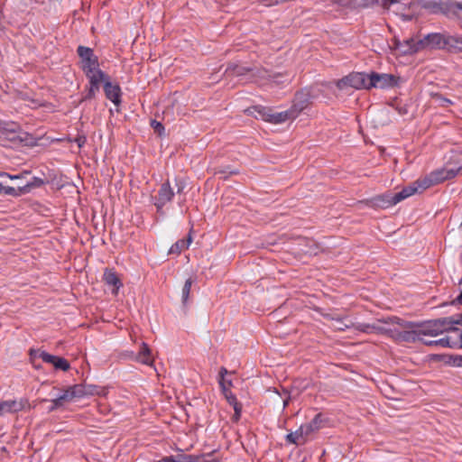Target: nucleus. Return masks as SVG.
I'll use <instances>...</instances> for the list:
<instances>
[{
  "label": "nucleus",
  "instance_id": "nucleus-1",
  "mask_svg": "<svg viewBox=\"0 0 462 462\" xmlns=\"http://www.w3.org/2000/svg\"><path fill=\"white\" fill-rule=\"evenodd\" d=\"M420 9L452 18L457 15L458 11H462V2H410L408 11L400 13V16L403 21H411L419 14Z\"/></svg>",
  "mask_w": 462,
  "mask_h": 462
},
{
  "label": "nucleus",
  "instance_id": "nucleus-2",
  "mask_svg": "<svg viewBox=\"0 0 462 462\" xmlns=\"http://www.w3.org/2000/svg\"><path fill=\"white\" fill-rule=\"evenodd\" d=\"M401 325L404 328H419L420 336L437 337L450 331L447 317L422 322L403 321Z\"/></svg>",
  "mask_w": 462,
  "mask_h": 462
},
{
  "label": "nucleus",
  "instance_id": "nucleus-3",
  "mask_svg": "<svg viewBox=\"0 0 462 462\" xmlns=\"http://www.w3.org/2000/svg\"><path fill=\"white\" fill-rule=\"evenodd\" d=\"M250 115H254L255 117L260 116L263 120L272 124H281L287 120L295 119V114H292L291 109L273 113L272 109L263 106H254L245 110Z\"/></svg>",
  "mask_w": 462,
  "mask_h": 462
},
{
  "label": "nucleus",
  "instance_id": "nucleus-4",
  "mask_svg": "<svg viewBox=\"0 0 462 462\" xmlns=\"http://www.w3.org/2000/svg\"><path fill=\"white\" fill-rule=\"evenodd\" d=\"M449 33L431 32L425 35L422 39L418 40L415 51L424 49L445 50L449 49Z\"/></svg>",
  "mask_w": 462,
  "mask_h": 462
},
{
  "label": "nucleus",
  "instance_id": "nucleus-5",
  "mask_svg": "<svg viewBox=\"0 0 462 462\" xmlns=\"http://www.w3.org/2000/svg\"><path fill=\"white\" fill-rule=\"evenodd\" d=\"M225 75L226 78L248 76L246 82H254L257 78L265 79L267 71L261 68H250L238 64L230 63L227 65Z\"/></svg>",
  "mask_w": 462,
  "mask_h": 462
},
{
  "label": "nucleus",
  "instance_id": "nucleus-6",
  "mask_svg": "<svg viewBox=\"0 0 462 462\" xmlns=\"http://www.w3.org/2000/svg\"><path fill=\"white\" fill-rule=\"evenodd\" d=\"M368 74L365 72H352L337 81V88L340 90L353 88L356 89H368Z\"/></svg>",
  "mask_w": 462,
  "mask_h": 462
},
{
  "label": "nucleus",
  "instance_id": "nucleus-7",
  "mask_svg": "<svg viewBox=\"0 0 462 462\" xmlns=\"http://www.w3.org/2000/svg\"><path fill=\"white\" fill-rule=\"evenodd\" d=\"M368 89L390 88L398 86L400 78L393 74L371 72L368 74Z\"/></svg>",
  "mask_w": 462,
  "mask_h": 462
},
{
  "label": "nucleus",
  "instance_id": "nucleus-8",
  "mask_svg": "<svg viewBox=\"0 0 462 462\" xmlns=\"http://www.w3.org/2000/svg\"><path fill=\"white\" fill-rule=\"evenodd\" d=\"M85 74L89 80V88L84 99H92L95 97L96 93L99 91L100 84L103 83L105 85V81L109 77L99 69L91 70V73L86 72Z\"/></svg>",
  "mask_w": 462,
  "mask_h": 462
},
{
  "label": "nucleus",
  "instance_id": "nucleus-9",
  "mask_svg": "<svg viewBox=\"0 0 462 462\" xmlns=\"http://www.w3.org/2000/svg\"><path fill=\"white\" fill-rule=\"evenodd\" d=\"M77 51L81 59V68L85 73H91V70L98 69L97 57L94 55L92 49L80 45Z\"/></svg>",
  "mask_w": 462,
  "mask_h": 462
},
{
  "label": "nucleus",
  "instance_id": "nucleus-10",
  "mask_svg": "<svg viewBox=\"0 0 462 462\" xmlns=\"http://www.w3.org/2000/svg\"><path fill=\"white\" fill-rule=\"evenodd\" d=\"M173 197L174 191L171 187L170 182L166 181L162 184L161 188L159 189L158 195L152 197V199L153 205L157 208V211L160 212L168 202L171 201Z\"/></svg>",
  "mask_w": 462,
  "mask_h": 462
},
{
  "label": "nucleus",
  "instance_id": "nucleus-11",
  "mask_svg": "<svg viewBox=\"0 0 462 462\" xmlns=\"http://www.w3.org/2000/svg\"><path fill=\"white\" fill-rule=\"evenodd\" d=\"M389 323H391L389 319H378L375 323H373V324L357 323L356 330H358L360 332L366 333V334L374 333V334L388 336L390 328L384 327L382 324H389Z\"/></svg>",
  "mask_w": 462,
  "mask_h": 462
},
{
  "label": "nucleus",
  "instance_id": "nucleus-12",
  "mask_svg": "<svg viewBox=\"0 0 462 462\" xmlns=\"http://www.w3.org/2000/svg\"><path fill=\"white\" fill-rule=\"evenodd\" d=\"M311 94L309 90H301L296 93L293 104L291 106L292 114L297 117L301 111L309 106L310 104Z\"/></svg>",
  "mask_w": 462,
  "mask_h": 462
},
{
  "label": "nucleus",
  "instance_id": "nucleus-13",
  "mask_svg": "<svg viewBox=\"0 0 462 462\" xmlns=\"http://www.w3.org/2000/svg\"><path fill=\"white\" fill-rule=\"evenodd\" d=\"M392 324H398L403 330L399 343H415L422 339L419 328H404L401 324L404 321L397 317L389 318Z\"/></svg>",
  "mask_w": 462,
  "mask_h": 462
},
{
  "label": "nucleus",
  "instance_id": "nucleus-14",
  "mask_svg": "<svg viewBox=\"0 0 462 462\" xmlns=\"http://www.w3.org/2000/svg\"><path fill=\"white\" fill-rule=\"evenodd\" d=\"M398 202L395 201L394 194L392 192H386L378 196H375L369 200H367L366 204L372 208H387L393 205H396Z\"/></svg>",
  "mask_w": 462,
  "mask_h": 462
},
{
  "label": "nucleus",
  "instance_id": "nucleus-15",
  "mask_svg": "<svg viewBox=\"0 0 462 462\" xmlns=\"http://www.w3.org/2000/svg\"><path fill=\"white\" fill-rule=\"evenodd\" d=\"M39 356L45 363L51 364L55 369L68 371L70 368L69 361L63 357L51 355L45 351H42Z\"/></svg>",
  "mask_w": 462,
  "mask_h": 462
},
{
  "label": "nucleus",
  "instance_id": "nucleus-16",
  "mask_svg": "<svg viewBox=\"0 0 462 462\" xmlns=\"http://www.w3.org/2000/svg\"><path fill=\"white\" fill-rule=\"evenodd\" d=\"M426 189H422V180H417L416 181L412 182L411 185L403 188L401 191L394 193L395 201L398 203L410 196L417 193V192H422Z\"/></svg>",
  "mask_w": 462,
  "mask_h": 462
},
{
  "label": "nucleus",
  "instance_id": "nucleus-17",
  "mask_svg": "<svg viewBox=\"0 0 462 462\" xmlns=\"http://www.w3.org/2000/svg\"><path fill=\"white\" fill-rule=\"evenodd\" d=\"M105 95L107 99L113 102L116 106L121 104V88L118 84H113L110 79L105 81L104 85Z\"/></svg>",
  "mask_w": 462,
  "mask_h": 462
},
{
  "label": "nucleus",
  "instance_id": "nucleus-18",
  "mask_svg": "<svg viewBox=\"0 0 462 462\" xmlns=\"http://www.w3.org/2000/svg\"><path fill=\"white\" fill-rule=\"evenodd\" d=\"M422 180V189H428L431 186L443 182L447 180L446 178V169H439L430 172L428 176L424 177Z\"/></svg>",
  "mask_w": 462,
  "mask_h": 462
},
{
  "label": "nucleus",
  "instance_id": "nucleus-19",
  "mask_svg": "<svg viewBox=\"0 0 462 462\" xmlns=\"http://www.w3.org/2000/svg\"><path fill=\"white\" fill-rule=\"evenodd\" d=\"M327 420L321 413H318L309 423L301 425L305 435L309 436L325 426Z\"/></svg>",
  "mask_w": 462,
  "mask_h": 462
},
{
  "label": "nucleus",
  "instance_id": "nucleus-20",
  "mask_svg": "<svg viewBox=\"0 0 462 462\" xmlns=\"http://www.w3.org/2000/svg\"><path fill=\"white\" fill-rule=\"evenodd\" d=\"M60 399L64 402H70L74 399L82 398L80 384H74L63 390L62 394L59 395Z\"/></svg>",
  "mask_w": 462,
  "mask_h": 462
},
{
  "label": "nucleus",
  "instance_id": "nucleus-21",
  "mask_svg": "<svg viewBox=\"0 0 462 462\" xmlns=\"http://www.w3.org/2000/svg\"><path fill=\"white\" fill-rule=\"evenodd\" d=\"M106 284L113 286V293L116 294L119 288L123 285L117 274L110 269H106L103 277Z\"/></svg>",
  "mask_w": 462,
  "mask_h": 462
},
{
  "label": "nucleus",
  "instance_id": "nucleus-22",
  "mask_svg": "<svg viewBox=\"0 0 462 462\" xmlns=\"http://www.w3.org/2000/svg\"><path fill=\"white\" fill-rule=\"evenodd\" d=\"M420 342L428 346H441L449 348H456L457 346V341H452L448 337H442L437 340H426L422 338L420 339Z\"/></svg>",
  "mask_w": 462,
  "mask_h": 462
},
{
  "label": "nucleus",
  "instance_id": "nucleus-23",
  "mask_svg": "<svg viewBox=\"0 0 462 462\" xmlns=\"http://www.w3.org/2000/svg\"><path fill=\"white\" fill-rule=\"evenodd\" d=\"M307 435H305L302 427L300 426L296 431L290 432L286 435L287 442L297 446L304 445L307 442Z\"/></svg>",
  "mask_w": 462,
  "mask_h": 462
},
{
  "label": "nucleus",
  "instance_id": "nucleus-24",
  "mask_svg": "<svg viewBox=\"0 0 462 462\" xmlns=\"http://www.w3.org/2000/svg\"><path fill=\"white\" fill-rule=\"evenodd\" d=\"M23 408V403L14 400L0 402V416L6 412H17Z\"/></svg>",
  "mask_w": 462,
  "mask_h": 462
},
{
  "label": "nucleus",
  "instance_id": "nucleus-25",
  "mask_svg": "<svg viewBox=\"0 0 462 462\" xmlns=\"http://www.w3.org/2000/svg\"><path fill=\"white\" fill-rule=\"evenodd\" d=\"M136 361L147 365H152L153 363V359L151 355V349L149 346L144 342L142 343L141 348L136 356Z\"/></svg>",
  "mask_w": 462,
  "mask_h": 462
},
{
  "label": "nucleus",
  "instance_id": "nucleus-26",
  "mask_svg": "<svg viewBox=\"0 0 462 462\" xmlns=\"http://www.w3.org/2000/svg\"><path fill=\"white\" fill-rule=\"evenodd\" d=\"M47 182L48 180L40 177H32L30 181H27L25 184L21 186V190L26 194L31 192L33 189L43 186Z\"/></svg>",
  "mask_w": 462,
  "mask_h": 462
},
{
  "label": "nucleus",
  "instance_id": "nucleus-27",
  "mask_svg": "<svg viewBox=\"0 0 462 462\" xmlns=\"http://www.w3.org/2000/svg\"><path fill=\"white\" fill-rule=\"evenodd\" d=\"M226 400L234 408V420H238L242 412V404L237 401L236 395L233 393H226Z\"/></svg>",
  "mask_w": 462,
  "mask_h": 462
},
{
  "label": "nucleus",
  "instance_id": "nucleus-28",
  "mask_svg": "<svg viewBox=\"0 0 462 462\" xmlns=\"http://www.w3.org/2000/svg\"><path fill=\"white\" fill-rule=\"evenodd\" d=\"M449 52H462V34L449 35Z\"/></svg>",
  "mask_w": 462,
  "mask_h": 462
},
{
  "label": "nucleus",
  "instance_id": "nucleus-29",
  "mask_svg": "<svg viewBox=\"0 0 462 462\" xmlns=\"http://www.w3.org/2000/svg\"><path fill=\"white\" fill-rule=\"evenodd\" d=\"M190 243H191V236L189 235V236L186 240L180 239V240H178L175 244H173L169 250V254H180L184 249L189 247Z\"/></svg>",
  "mask_w": 462,
  "mask_h": 462
},
{
  "label": "nucleus",
  "instance_id": "nucleus-30",
  "mask_svg": "<svg viewBox=\"0 0 462 462\" xmlns=\"http://www.w3.org/2000/svg\"><path fill=\"white\" fill-rule=\"evenodd\" d=\"M335 320L334 328L335 329L344 331L346 328H355L356 330L357 323H354L352 320L347 318L345 319H333Z\"/></svg>",
  "mask_w": 462,
  "mask_h": 462
},
{
  "label": "nucleus",
  "instance_id": "nucleus-31",
  "mask_svg": "<svg viewBox=\"0 0 462 462\" xmlns=\"http://www.w3.org/2000/svg\"><path fill=\"white\" fill-rule=\"evenodd\" d=\"M418 41L413 38H410L405 40L402 43H399L397 48H403L402 51L403 53H416L419 51H415L417 48Z\"/></svg>",
  "mask_w": 462,
  "mask_h": 462
},
{
  "label": "nucleus",
  "instance_id": "nucleus-32",
  "mask_svg": "<svg viewBox=\"0 0 462 462\" xmlns=\"http://www.w3.org/2000/svg\"><path fill=\"white\" fill-rule=\"evenodd\" d=\"M82 397L88 395H100L102 389L93 384H80Z\"/></svg>",
  "mask_w": 462,
  "mask_h": 462
},
{
  "label": "nucleus",
  "instance_id": "nucleus-33",
  "mask_svg": "<svg viewBox=\"0 0 462 462\" xmlns=\"http://www.w3.org/2000/svg\"><path fill=\"white\" fill-rule=\"evenodd\" d=\"M193 282H194V280L192 278H189L185 281V283H184V285L182 287V291H181V301L183 304H186L189 300L190 289H191Z\"/></svg>",
  "mask_w": 462,
  "mask_h": 462
},
{
  "label": "nucleus",
  "instance_id": "nucleus-34",
  "mask_svg": "<svg viewBox=\"0 0 462 462\" xmlns=\"http://www.w3.org/2000/svg\"><path fill=\"white\" fill-rule=\"evenodd\" d=\"M238 170L231 169L229 166L221 168L215 171V175H219V178L227 180L230 175L238 174Z\"/></svg>",
  "mask_w": 462,
  "mask_h": 462
},
{
  "label": "nucleus",
  "instance_id": "nucleus-35",
  "mask_svg": "<svg viewBox=\"0 0 462 462\" xmlns=\"http://www.w3.org/2000/svg\"><path fill=\"white\" fill-rule=\"evenodd\" d=\"M448 321V328L450 331H458V328H456V325L462 326V314H457L453 316L447 317Z\"/></svg>",
  "mask_w": 462,
  "mask_h": 462
},
{
  "label": "nucleus",
  "instance_id": "nucleus-36",
  "mask_svg": "<svg viewBox=\"0 0 462 462\" xmlns=\"http://www.w3.org/2000/svg\"><path fill=\"white\" fill-rule=\"evenodd\" d=\"M2 193H4L5 195H9V196H13V197H19L21 195L25 194L24 192H22L21 186H19L17 189H15L14 187H9V186L6 187L4 185H3Z\"/></svg>",
  "mask_w": 462,
  "mask_h": 462
},
{
  "label": "nucleus",
  "instance_id": "nucleus-37",
  "mask_svg": "<svg viewBox=\"0 0 462 462\" xmlns=\"http://www.w3.org/2000/svg\"><path fill=\"white\" fill-rule=\"evenodd\" d=\"M448 365L456 367H462V356L460 355H450L448 356Z\"/></svg>",
  "mask_w": 462,
  "mask_h": 462
},
{
  "label": "nucleus",
  "instance_id": "nucleus-38",
  "mask_svg": "<svg viewBox=\"0 0 462 462\" xmlns=\"http://www.w3.org/2000/svg\"><path fill=\"white\" fill-rule=\"evenodd\" d=\"M402 330L397 328H390L388 337L396 342H400Z\"/></svg>",
  "mask_w": 462,
  "mask_h": 462
},
{
  "label": "nucleus",
  "instance_id": "nucleus-39",
  "mask_svg": "<svg viewBox=\"0 0 462 462\" xmlns=\"http://www.w3.org/2000/svg\"><path fill=\"white\" fill-rule=\"evenodd\" d=\"M193 462H218V460L211 458V455L207 454L201 456H194Z\"/></svg>",
  "mask_w": 462,
  "mask_h": 462
},
{
  "label": "nucleus",
  "instance_id": "nucleus-40",
  "mask_svg": "<svg viewBox=\"0 0 462 462\" xmlns=\"http://www.w3.org/2000/svg\"><path fill=\"white\" fill-rule=\"evenodd\" d=\"M51 402V406L48 410L50 412L55 411L56 409L63 405V402L60 399V396L52 399Z\"/></svg>",
  "mask_w": 462,
  "mask_h": 462
},
{
  "label": "nucleus",
  "instance_id": "nucleus-41",
  "mask_svg": "<svg viewBox=\"0 0 462 462\" xmlns=\"http://www.w3.org/2000/svg\"><path fill=\"white\" fill-rule=\"evenodd\" d=\"M176 458L177 462H193L194 455L178 454Z\"/></svg>",
  "mask_w": 462,
  "mask_h": 462
},
{
  "label": "nucleus",
  "instance_id": "nucleus-42",
  "mask_svg": "<svg viewBox=\"0 0 462 462\" xmlns=\"http://www.w3.org/2000/svg\"><path fill=\"white\" fill-rule=\"evenodd\" d=\"M151 125L153 127L154 131L159 134V135L162 134V132L164 131V126L161 122L152 120L151 122Z\"/></svg>",
  "mask_w": 462,
  "mask_h": 462
},
{
  "label": "nucleus",
  "instance_id": "nucleus-43",
  "mask_svg": "<svg viewBox=\"0 0 462 462\" xmlns=\"http://www.w3.org/2000/svg\"><path fill=\"white\" fill-rule=\"evenodd\" d=\"M219 383V385H220V388H221V391L225 396V398L226 397V393H232L226 386V384L228 386H231L232 385V383L231 381H224V382H218Z\"/></svg>",
  "mask_w": 462,
  "mask_h": 462
},
{
  "label": "nucleus",
  "instance_id": "nucleus-44",
  "mask_svg": "<svg viewBox=\"0 0 462 462\" xmlns=\"http://www.w3.org/2000/svg\"><path fill=\"white\" fill-rule=\"evenodd\" d=\"M461 170V168H456V169H446V178L447 180H450V179H453L455 178L457 173L459 172V171Z\"/></svg>",
  "mask_w": 462,
  "mask_h": 462
},
{
  "label": "nucleus",
  "instance_id": "nucleus-45",
  "mask_svg": "<svg viewBox=\"0 0 462 462\" xmlns=\"http://www.w3.org/2000/svg\"><path fill=\"white\" fill-rule=\"evenodd\" d=\"M281 397L283 398V409L286 408L288 405H289V402H290V400H291V396H290V393L288 391L284 390L283 389V393L282 394H280Z\"/></svg>",
  "mask_w": 462,
  "mask_h": 462
},
{
  "label": "nucleus",
  "instance_id": "nucleus-46",
  "mask_svg": "<svg viewBox=\"0 0 462 462\" xmlns=\"http://www.w3.org/2000/svg\"><path fill=\"white\" fill-rule=\"evenodd\" d=\"M75 143H77L79 148L83 147L87 143V137L85 135H78L75 138Z\"/></svg>",
  "mask_w": 462,
  "mask_h": 462
},
{
  "label": "nucleus",
  "instance_id": "nucleus-47",
  "mask_svg": "<svg viewBox=\"0 0 462 462\" xmlns=\"http://www.w3.org/2000/svg\"><path fill=\"white\" fill-rule=\"evenodd\" d=\"M459 285H462V278L459 280V282H458ZM451 305H455V304H458V305H462V290H461V292L459 293V295L450 302Z\"/></svg>",
  "mask_w": 462,
  "mask_h": 462
},
{
  "label": "nucleus",
  "instance_id": "nucleus-48",
  "mask_svg": "<svg viewBox=\"0 0 462 462\" xmlns=\"http://www.w3.org/2000/svg\"><path fill=\"white\" fill-rule=\"evenodd\" d=\"M28 173H29L28 171H24L22 174L12 175V174H9V173L6 172V176L5 177L10 179V180H19V179H22L24 175H26Z\"/></svg>",
  "mask_w": 462,
  "mask_h": 462
},
{
  "label": "nucleus",
  "instance_id": "nucleus-49",
  "mask_svg": "<svg viewBox=\"0 0 462 462\" xmlns=\"http://www.w3.org/2000/svg\"><path fill=\"white\" fill-rule=\"evenodd\" d=\"M228 373V371L226 370V367L222 366L219 370V373H218V376H219V381L218 382H224L226 381L225 380V375Z\"/></svg>",
  "mask_w": 462,
  "mask_h": 462
},
{
  "label": "nucleus",
  "instance_id": "nucleus-50",
  "mask_svg": "<svg viewBox=\"0 0 462 462\" xmlns=\"http://www.w3.org/2000/svg\"><path fill=\"white\" fill-rule=\"evenodd\" d=\"M401 2H382V6L383 9L389 10L393 5L400 4Z\"/></svg>",
  "mask_w": 462,
  "mask_h": 462
},
{
  "label": "nucleus",
  "instance_id": "nucleus-51",
  "mask_svg": "<svg viewBox=\"0 0 462 462\" xmlns=\"http://www.w3.org/2000/svg\"><path fill=\"white\" fill-rule=\"evenodd\" d=\"M380 2H364L363 4L359 5L358 7L360 8H368L373 6L374 4H379Z\"/></svg>",
  "mask_w": 462,
  "mask_h": 462
},
{
  "label": "nucleus",
  "instance_id": "nucleus-52",
  "mask_svg": "<svg viewBox=\"0 0 462 462\" xmlns=\"http://www.w3.org/2000/svg\"><path fill=\"white\" fill-rule=\"evenodd\" d=\"M439 97L440 98V100H441V105H442L443 106H448V105H450V104L452 103V102H451L449 99H448V98L442 97H440V96H439Z\"/></svg>",
  "mask_w": 462,
  "mask_h": 462
},
{
  "label": "nucleus",
  "instance_id": "nucleus-53",
  "mask_svg": "<svg viewBox=\"0 0 462 462\" xmlns=\"http://www.w3.org/2000/svg\"><path fill=\"white\" fill-rule=\"evenodd\" d=\"M184 187H185V185H184V183H183L182 181H179V182H177V188H178V189H177V192H178V193L182 192V190H183Z\"/></svg>",
  "mask_w": 462,
  "mask_h": 462
},
{
  "label": "nucleus",
  "instance_id": "nucleus-54",
  "mask_svg": "<svg viewBox=\"0 0 462 462\" xmlns=\"http://www.w3.org/2000/svg\"><path fill=\"white\" fill-rule=\"evenodd\" d=\"M164 460H167L166 462H177L176 456H169L162 457Z\"/></svg>",
  "mask_w": 462,
  "mask_h": 462
},
{
  "label": "nucleus",
  "instance_id": "nucleus-55",
  "mask_svg": "<svg viewBox=\"0 0 462 462\" xmlns=\"http://www.w3.org/2000/svg\"><path fill=\"white\" fill-rule=\"evenodd\" d=\"M459 332V342H457V346L456 348H462V329H458Z\"/></svg>",
  "mask_w": 462,
  "mask_h": 462
},
{
  "label": "nucleus",
  "instance_id": "nucleus-56",
  "mask_svg": "<svg viewBox=\"0 0 462 462\" xmlns=\"http://www.w3.org/2000/svg\"><path fill=\"white\" fill-rule=\"evenodd\" d=\"M5 130L4 126V123L0 120V133L4 132Z\"/></svg>",
  "mask_w": 462,
  "mask_h": 462
},
{
  "label": "nucleus",
  "instance_id": "nucleus-57",
  "mask_svg": "<svg viewBox=\"0 0 462 462\" xmlns=\"http://www.w3.org/2000/svg\"><path fill=\"white\" fill-rule=\"evenodd\" d=\"M6 176V172L5 171H0V177H5Z\"/></svg>",
  "mask_w": 462,
  "mask_h": 462
},
{
  "label": "nucleus",
  "instance_id": "nucleus-58",
  "mask_svg": "<svg viewBox=\"0 0 462 462\" xmlns=\"http://www.w3.org/2000/svg\"><path fill=\"white\" fill-rule=\"evenodd\" d=\"M354 2H351V1H348V2H346V5H351V4H353Z\"/></svg>",
  "mask_w": 462,
  "mask_h": 462
},
{
  "label": "nucleus",
  "instance_id": "nucleus-59",
  "mask_svg": "<svg viewBox=\"0 0 462 462\" xmlns=\"http://www.w3.org/2000/svg\"><path fill=\"white\" fill-rule=\"evenodd\" d=\"M2 189H3V184L0 183V194H2Z\"/></svg>",
  "mask_w": 462,
  "mask_h": 462
},
{
  "label": "nucleus",
  "instance_id": "nucleus-60",
  "mask_svg": "<svg viewBox=\"0 0 462 462\" xmlns=\"http://www.w3.org/2000/svg\"><path fill=\"white\" fill-rule=\"evenodd\" d=\"M167 460H164L163 458L160 459L159 461L157 462H166Z\"/></svg>",
  "mask_w": 462,
  "mask_h": 462
},
{
  "label": "nucleus",
  "instance_id": "nucleus-61",
  "mask_svg": "<svg viewBox=\"0 0 462 462\" xmlns=\"http://www.w3.org/2000/svg\"><path fill=\"white\" fill-rule=\"evenodd\" d=\"M460 226H462V221H461V225Z\"/></svg>",
  "mask_w": 462,
  "mask_h": 462
}]
</instances>
